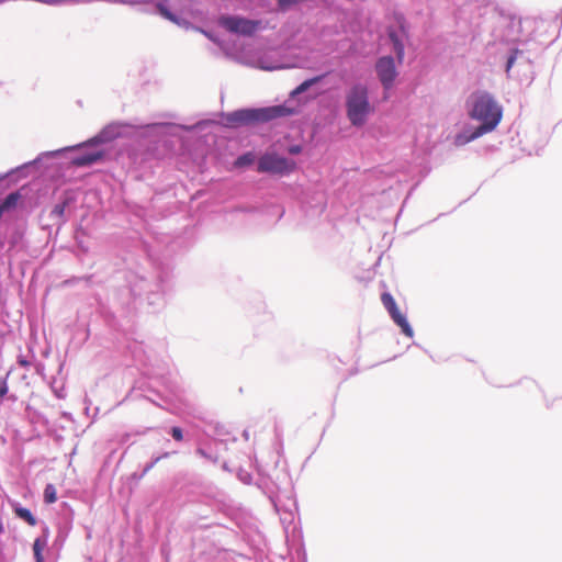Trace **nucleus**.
<instances>
[{
	"label": "nucleus",
	"mask_w": 562,
	"mask_h": 562,
	"mask_svg": "<svg viewBox=\"0 0 562 562\" xmlns=\"http://www.w3.org/2000/svg\"><path fill=\"white\" fill-rule=\"evenodd\" d=\"M346 116L353 127L364 126L369 116L374 112V106L369 99V89L362 82L353 83L345 97Z\"/></svg>",
	"instance_id": "5"
},
{
	"label": "nucleus",
	"mask_w": 562,
	"mask_h": 562,
	"mask_svg": "<svg viewBox=\"0 0 562 562\" xmlns=\"http://www.w3.org/2000/svg\"><path fill=\"white\" fill-rule=\"evenodd\" d=\"M9 374H10V372H8L5 374V376H0V403H2L5 395H8L9 387H8L7 380H8Z\"/></svg>",
	"instance_id": "31"
},
{
	"label": "nucleus",
	"mask_w": 562,
	"mask_h": 562,
	"mask_svg": "<svg viewBox=\"0 0 562 562\" xmlns=\"http://www.w3.org/2000/svg\"><path fill=\"white\" fill-rule=\"evenodd\" d=\"M324 76H314L312 78H307L303 80L300 85H297L289 94V101L297 99L300 95L308 92L312 87L322 82Z\"/></svg>",
	"instance_id": "18"
},
{
	"label": "nucleus",
	"mask_w": 562,
	"mask_h": 562,
	"mask_svg": "<svg viewBox=\"0 0 562 562\" xmlns=\"http://www.w3.org/2000/svg\"><path fill=\"white\" fill-rule=\"evenodd\" d=\"M469 117L479 122L483 132H493L503 119V108L494 95L487 91L473 92L465 102Z\"/></svg>",
	"instance_id": "4"
},
{
	"label": "nucleus",
	"mask_w": 562,
	"mask_h": 562,
	"mask_svg": "<svg viewBox=\"0 0 562 562\" xmlns=\"http://www.w3.org/2000/svg\"><path fill=\"white\" fill-rule=\"evenodd\" d=\"M236 475L238 480L244 484L250 485L252 482V474L249 471L243 469L241 467L237 469Z\"/></svg>",
	"instance_id": "28"
},
{
	"label": "nucleus",
	"mask_w": 562,
	"mask_h": 562,
	"mask_svg": "<svg viewBox=\"0 0 562 562\" xmlns=\"http://www.w3.org/2000/svg\"><path fill=\"white\" fill-rule=\"evenodd\" d=\"M1 233L4 235L3 237V254H4V263L11 266V257L12 252H18L25 248L24 243V233L25 227L22 222H16L13 224L7 225Z\"/></svg>",
	"instance_id": "12"
},
{
	"label": "nucleus",
	"mask_w": 562,
	"mask_h": 562,
	"mask_svg": "<svg viewBox=\"0 0 562 562\" xmlns=\"http://www.w3.org/2000/svg\"><path fill=\"white\" fill-rule=\"evenodd\" d=\"M398 66L401 65L397 64L392 54L382 55L375 59L373 69L382 87L384 101L390 99L391 91L395 88L400 76Z\"/></svg>",
	"instance_id": "9"
},
{
	"label": "nucleus",
	"mask_w": 562,
	"mask_h": 562,
	"mask_svg": "<svg viewBox=\"0 0 562 562\" xmlns=\"http://www.w3.org/2000/svg\"><path fill=\"white\" fill-rule=\"evenodd\" d=\"M263 69H266V70H273L274 67H263Z\"/></svg>",
	"instance_id": "44"
},
{
	"label": "nucleus",
	"mask_w": 562,
	"mask_h": 562,
	"mask_svg": "<svg viewBox=\"0 0 562 562\" xmlns=\"http://www.w3.org/2000/svg\"><path fill=\"white\" fill-rule=\"evenodd\" d=\"M44 503L47 505L54 504L57 501L56 487L52 483H47L43 493Z\"/></svg>",
	"instance_id": "25"
},
{
	"label": "nucleus",
	"mask_w": 562,
	"mask_h": 562,
	"mask_svg": "<svg viewBox=\"0 0 562 562\" xmlns=\"http://www.w3.org/2000/svg\"><path fill=\"white\" fill-rule=\"evenodd\" d=\"M149 461L154 462L156 465L159 461H161V459L159 454H153Z\"/></svg>",
	"instance_id": "40"
},
{
	"label": "nucleus",
	"mask_w": 562,
	"mask_h": 562,
	"mask_svg": "<svg viewBox=\"0 0 562 562\" xmlns=\"http://www.w3.org/2000/svg\"><path fill=\"white\" fill-rule=\"evenodd\" d=\"M207 40H210L212 43L221 46L222 45V41L220 38V36L214 32V31H211V30H203V29H198Z\"/></svg>",
	"instance_id": "30"
},
{
	"label": "nucleus",
	"mask_w": 562,
	"mask_h": 562,
	"mask_svg": "<svg viewBox=\"0 0 562 562\" xmlns=\"http://www.w3.org/2000/svg\"><path fill=\"white\" fill-rule=\"evenodd\" d=\"M303 145L302 144H291L286 146L285 151L291 156H296L303 153Z\"/></svg>",
	"instance_id": "32"
},
{
	"label": "nucleus",
	"mask_w": 562,
	"mask_h": 562,
	"mask_svg": "<svg viewBox=\"0 0 562 562\" xmlns=\"http://www.w3.org/2000/svg\"><path fill=\"white\" fill-rule=\"evenodd\" d=\"M55 394H56V396L58 398H63L64 397V394H61L60 391L55 392Z\"/></svg>",
	"instance_id": "43"
},
{
	"label": "nucleus",
	"mask_w": 562,
	"mask_h": 562,
	"mask_svg": "<svg viewBox=\"0 0 562 562\" xmlns=\"http://www.w3.org/2000/svg\"><path fill=\"white\" fill-rule=\"evenodd\" d=\"M168 434L172 437V439L177 442H180L184 439L183 429L179 426H172L169 428Z\"/></svg>",
	"instance_id": "29"
},
{
	"label": "nucleus",
	"mask_w": 562,
	"mask_h": 562,
	"mask_svg": "<svg viewBox=\"0 0 562 562\" xmlns=\"http://www.w3.org/2000/svg\"><path fill=\"white\" fill-rule=\"evenodd\" d=\"M391 319L394 322L396 326L400 327L401 333L405 335L406 337L412 338L414 336L413 327L411 326L409 322L407 321V317L405 314H403L398 306L393 307L392 310L387 311Z\"/></svg>",
	"instance_id": "17"
},
{
	"label": "nucleus",
	"mask_w": 562,
	"mask_h": 562,
	"mask_svg": "<svg viewBox=\"0 0 562 562\" xmlns=\"http://www.w3.org/2000/svg\"><path fill=\"white\" fill-rule=\"evenodd\" d=\"M381 301L386 311L397 306L393 295L390 292H383L381 295Z\"/></svg>",
	"instance_id": "27"
},
{
	"label": "nucleus",
	"mask_w": 562,
	"mask_h": 562,
	"mask_svg": "<svg viewBox=\"0 0 562 562\" xmlns=\"http://www.w3.org/2000/svg\"><path fill=\"white\" fill-rule=\"evenodd\" d=\"M519 59H524L526 63L530 64V59L525 56L522 50H520L517 47H510L507 52L506 60L504 64V69L507 78H510L512 68Z\"/></svg>",
	"instance_id": "19"
},
{
	"label": "nucleus",
	"mask_w": 562,
	"mask_h": 562,
	"mask_svg": "<svg viewBox=\"0 0 562 562\" xmlns=\"http://www.w3.org/2000/svg\"><path fill=\"white\" fill-rule=\"evenodd\" d=\"M164 440H165L166 443L170 442V440L168 438H165Z\"/></svg>",
	"instance_id": "45"
},
{
	"label": "nucleus",
	"mask_w": 562,
	"mask_h": 562,
	"mask_svg": "<svg viewBox=\"0 0 562 562\" xmlns=\"http://www.w3.org/2000/svg\"><path fill=\"white\" fill-rule=\"evenodd\" d=\"M295 559L297 560V562H306V560H307L305 549L303 548L302 544H300L299 548H296ZM292 560H294V557L292 558Z\"/></svg>",
	"instance_id": "33"
},
{
	"label": "nucleus",
	"mask_w": 562,
	"mask_h": 562,
	"mask_svg": "<svg viewBox=\"0 0 562 562\" xmlns=\"http://www.w3.org/2000/svg\"><path fill=\"white\" fill-rule=\"evenodd\" d=\"M42 524L44 527L43 528L44 533H43V536L37 537L33 543L34 562H45L43 551H44L45 547L47 546L48 527L44 522H42Z\"/></svg>",
	"instance_id": "20"
},
{
	"label": "nucleus",
	"mask_w": 562,
	"mask_h": 562,
	"mask_svg": "<svg viewBox=\"0 0 562 562\" xmlns=\"http://www.w3.org/2000/svg\"><path fill=\"white\" fill-rule=\"evenodd\" d=\"M64 540H65V537H64L63 535H60V533H59V535L56 537V539H55V541H54L53 547H54V548H59V547H61V546H63Z\"/></svg>",
	"instance_id": "35"
},
{
	"label": "nucleus",
	"mask_w": 562,
	"mask_h": 562,
	"mask_svg": "<svg viewBox=\"0 0 562 562\" xmlns=\"http://www.w3.org/2000/svg\"><path fill=\"white\" fill-rule=\"evenodd\" d=\"M297 169L295 160L278 154L276 150H266L262 153L256 165L259 173L278 176L280 178L289 177Z\"/></svg>",
	"instance_id": "7"
},
{
	"label": "nucleus",
	"mask_w": 562,
	"mask_h": 562,
	"mask_svg": "<svg viewBox=\"0 0 562 562\" xmlns=\"http://www.w3.org/2000/svg\"><path fill=\"white\" fill-rule=\"evenodd\" d=\"M75 202L76 196L70 192H65L59 198L58 202L50 210L48 218L53 222L55 226H57L58 231L68 222L66 211L72 204H75Z\"/></svg>",
	"instance_id": "13"
},
{
	"label": "nucleus",
	"mask_w": 562,
	"mask_h": 562,
	"mask_svg": "<svg viewBox=\"0 0 562 562\" xmlns=\"http://www.w3.org/2000/svg\"><path fill=\"white\" fill-rule=\"evenodd\" d=\"M243 437H244L246 440H248V439H249V431H248L247 429H245V430L243 431Z\"/></svg>",
	"instance_id": "42"
},
{
	"label": "nucleus",
	"mask_w": 562,
	"mask_h": 562,
	"mask_svg": "<svg viewBox=\"0 0 562 562\" xmlns=\"http://www.w3.org/2000/svg\"><path fill=\"white\" fill-rule=\"evenodd\" d=\"M218 24L227 32L244 37H252L258 31L265 29L262 20L249 19L240 14H222L218 18Z\"/></svg>",
	"instance_id": "10"
},
{
	"label": "nucleus",
	"mask_w": 562,
	"mask_h": 562,
	"mask_svg": "<svg viewBox=\"0 0 562 562\" xmlns=\"http://www.w3.org/2000/svg\"><path fill=\"white\" fill-rule=\"evenodd\" d=\"M18 363L22 367V368H29L30 367V362L23 357V356H20L18 358Z\"/></svg>",
	"instance_id": "36"
},
{
	"label": "nucleus",
	"mask_w": 562,
	"mask_h": 562,
	"mask_svg": "<svg viewBox=\"0 0 562 562\" xmlns=\"http://www.w3.org/2000/svg\"><path fill=\"white\" fill-rule=\"evenodd\" d=\"M125 285L120 290V296H127L122 300V306L130 307L131 303L145 296L148 306L153 312L165 305L169 273L161 270L154 279L147 274L128 270L124 273Z\"/></svg>",
	"instance_id": "2"
},
{
	"label": "nucleus",
	"mask_w": 562,
	"mask_h": 562,
	"mask_svg": "<svg viewBox=\"0 0 562 562\" xmlns=\"http://www.w3.org/2000/svg\"><path fill=\"white\" fill-rule=\"evenodd\" d=\"M149 461L154 462L156 465L159 461H161V459L159 454H153Z\"/></svg>",
	"instance_id": "39"
},
{
	"label": "nucleus",
	"mask_w": 562,
	"mask_h": 562,
	"mask_svg": "<svg viewBox=\"0 0 562 562\" xmlns=\"http://www.w3.org/2000/svg\"><path fill=\"white\" fill-rule=\"evenodd\" d=\"M13 513L16 518L26 522L29 526H36L38 520L35 515L31 512V509L22 506L20 503H14L12 505Z\"/></svg>",
	"instance_id": "21"
},
{
	"label": "nucleus",
	"mask_w": 562,
	"mask_h": 562,
	"mask_svg": "<svg viewBox=\"0 0 562 562\" xmlns=\"http://www.w3.org/2000/svg\"><path fill=\"white\" fill-rule=\"evenodd\" d=\"M203 435L211 439L215 446L221 445L224 446L225 449L228 441L235 442L237 440L236 437H231L229 429L224 424L218 422L207 423L203 430Z\"/></svg>",
	"instance_id": "14"
},
{
	"label": "nucleus",
	"mask_w": 562,
	"mask_h": 562,
	"mask_svg": "<svg viewBox=\"0 0 562 562\" xmlns=\"http://www.w3.org/2000/svg\"><path fill=\"white\" fill-rule=\"evenodd\" d=\"M122 133L123 126L113 122L105 125L99 133L86 142L56 150L43 151L33 160L24 162L23 165L8 171L7 173H1L0 191L5 189L7 184L4 186L3 183L8 179L11 180L13 177H15V180L25 178L29 176L31 170H40L45 159L56 158L77 149H81V151L71 156L68 160V164L71 167H92L94 165L104 162L109 158L110 151L102 148L101 146L121 137Z\"/></svg>",
	"instance_id": "1"
},
{
	"label": "nucleus",
	"mask_w": 562,
	"mask_h": 562,
	"mask_svg": "<svg viewBox=\"0 0 562 562\" xmlns=\"http://www.w3.org/2000/svg\"><path fill=\"white\" fill-rule=\"evenodd\" d=\"M391 319L394 322L396 326L400 327L401 333L405 335L406 337L412 338L414 336L413 327L411 326L409 322L407 321V317L405 314H403L398 306L393 307L392 310L387 311Z\"/></svg>",
	"instance_id": "16"
},
{
	"label": "nucleus",
	"mask_w": 562,
	"mask_h": 562,
	"mask_svg": "<svg viewBox=\"0 0 562 562\" xmlns=\"http://www.w3.org/2000/svg\"><path fill=\"white\" fill-rule=\"evenodd\" d=\"M409 40V30L402 14L395 15L394 23L386 27V45L397 64L402 65L405 58V45Z\"/></svg>",
	"instance_id": "8"
},
{
	"label": "nucleus",
	"mask_w": 562,
	"mask_h": 562,
	"mask_svg": "<svg viewBox=\"0 0 562 562\" xmlns=\"http://www.w3.org/2000/svg\"><path fill=\"white\" fill-rule=\"evenodd\" d=\"M155 467L154 462L151 461H148L147 463H145L142 472L137 475L136 473L134 474V476H137L138 479H142L153 468Z\"/></svg>",
	"instance_id": "34"
},
{
	"label": "nucleus",
	"mask_w": 562,
	"mask_h": 562,
	"mask_svg": "<svg viewBox=\"0 0 562 562\" xmlns=\"http://www.w3.org/2000/svg\"><path fill=\"white\" fill-rule=\"evenodd\" d=\"M8 402L15 403L18 401V396L14 393H9L4 397Z\"/></svg>",
	"instance_id": "37"
},
{
	"label": "nucleus",
	"mask_w": 562,
	"mask_h": 562,
	"mask_svg": "<svg viewBox=\"0 0 562 562\" xmlns=\"http://www.w3.org/2000/svg\"><path fill=\"white\" fill-rule=\"evenodd\" d=\"M257 156L252 150L245 151L237 156V158L234 161V166L237 169H247L250 168L257 164Z\"/></svg>",
	"instance_id": "22"
},
{
	"label": "nucleus",
	"mask_w": 562,
	"mask_h": 562,
	"mask_svg": "<svg viewBox=\"0 0 562 562\" xmlns=\"http://www.w3.org/2000/svg\"><path fill=\"white\" fill-rule=\"evenodd\" d=\"M195 453L201 458L211 461L214 464L218 462V454L217 452L213 451L212 442H200L195 449Z\"/></svg>",
	"instance_id": "24"
},
{
	"label": "nucleus",
	"mask_w": 562,
	"mask_h": 562,
	"mask_svg": "<svg viewBox=\"0 0 562 562\" xmlns=\"http://www.w3.org/2000/svg\"><path fill=\"white\" fill-rule=\"evenodd\" d=\"M491 35L495 42L516 43L521 34V19L515 13L495 9Z\"/></svg>",
	"instance_id": "6"
},
{
	"label": "nucleus",
	"mask_w": 562,
	"mask_h": 562,
	"mask_svg": "<svg viewBox=\"0 0 562 562\" xmlns=\"http://www.w3.org/2000/svg\"><path fill=\"white\" fill-rule=\"evenodd\" d=\"M207 124V121H199L192 125L176 124L169 122H155L146 124L142 128L144 130L145 135L162 138L166 136H178L179 131L201 132Z\"/></svg>",
	"instance_id": "11"
},
{
	"label": "nucleus",
	"mask_w": 562,
	"mask_h": 562,
	"mask_svg": "<svg viewBox=\"0 0 562 562\" xmlns=\"http://www.w3.org/2000/svg\"><path fill=\"white\" fill-rule=\"evenodd\" d=\"M215 509L218 513H222L229 518H232L235 514L234 507L229 503H226V502H216Z\"/></svg>",
	"instance_id": "26"
},
{
	"label": "nucleus",
	"mask_w": 562,
	"mask_h": 562,
	"mask_svg": "<svg viewBox=\"0 0 562 562\" xmlns=\"http://www.w3.org/2000/svg\"><path fill=\"white\" fill-rule=\"evenodd\" d=\"M485 134L486 133L479 128L476 125L465 124L454 135L453 145L457 147L464 146Z\"/></svg>",
	"instance_id": "15"
},
{
	"label": "nucleus",
	"mask_w": 562,
	"mask_h": 562,
	"mask_svg": "<svg viewBox=\"0 0 562 562\" xmlns=\"http://www.w3.org/2000/svg\"><path fill=\"white\" fill-rule=\"evenodd\" d=\"M21 199L22 194L20 193V191H12L9 194H7L4 199H2V201L0 202V207L5 213L13 211L16 209Z\"/></svg>",
	"instance_id": "23"
},
{
	"label": "nucleus",
	"mask_w": 562,
	"mask_h": 562,
	"mask_svg": "<svg viewBox=\"0 0 562 562\" xmlns=\"http://www.w3.org/2000/svg\"><path fill=\"white\" fill-rule=\"evenodd\" d=\"M222 469H223L224 471L232 472V469H231L229 464H228L226 461H225V462H223V464H222Z\"/></svg>",
	"instance_id": "41"
},
{
	"label": "nucleus",
	"mask_w": 562,
	"mask_h": 562,
	"mask_svg": "<svg viewBox=\"0 0 562 562\" xmlns=\"http://www.w3.org/2000/svg\"><path fill=\"white\" fill-rule=\"evenodd\" d=\"M177 451H165L162 453H159L160 456V459L164 460V459H168L170 458L172 454H176Z\"/></svg>",
	"instance_id": "38"
},
{
	"label": "nucleus",
	"mask_w": 562,
	"mask_h": 562,
	"mask_svg": "<svg viewBox=\"0 0 562 562\" xmlns=\"http://www.w3.org/2000/svg\"><path fill=\"white\" fill-rule=\"evenodd\" d=\"M557 18H561V21H562V9H561V14L558 15Z\"/></svg>",
	"instance_id": "46"
},
{
	"label": "nucleus",
	"mask_w": 562,
	"mask_h": 562,
	"mask_svg": "<svg viewBox=\"0 0 562 562\" xmlns=\"http://www.w3.org/2000/svg\"><path fill=\"white\" fill-rule=\"evenodd\" d=\"M301 104L295 106L285 101L281 104L260 108H241L232 112H222L223 125L228 128L257 126L270 123L277 119L289 117L299 114Z\"/></svg>",
	"instance_id": "3"
}]
</instances>
